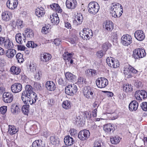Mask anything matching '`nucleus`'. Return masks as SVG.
Returning a JSON list of instances; mask_svg holds the SVG:
<instances>
[{"label": "nucleus", "instance_id": "1", "mask_svg": "<svg viewBox=\"0 0 147 147\" xmlns=\"http://www.w3.org/2000/svg\"><path fill=\"white\" fill-rule=\"evenodd\" d=\"M21 97L24 103L28 104L35 103L37 99V94L33 92V88L30 85L26 86L25 90L22 93Z\"/></svg>", "mask_w": 147, "mask_h": 147}, {"label": "nucleus", "instance_id": "2", "mask_svg": "<svg viewBox=\"0 0 147 147\" xmlns=\"http://www.w3.org/2000/svg\"><path fill=\"white\" fill-rule=\"evenodd\" d=\"M123 69V73L127 78H130L132 73L136 74L137 72V70L128 64L125 65Z\"/></svg>", "mask_w": 147, "mask_h": 147}, {"label": "nucleus", "instance_id": "3", "mask_svg": "<svg viewBox=\"0 0 147 147\" xmlns=\"http://www.w3.org/2000/svg\"><path fill=\"white\" fill-rule=\"evenodd\" d=\"M88 12L90 13L96 14L99 11V6L98 3L95 1L91 2L88 5Z\"/></svg>", "mask_w": 147, "mask_h": 147}, {"label": "nucleus", "instance_id": "4", "mask_svg": "<svg viewBox=\"0 0 147 147\" xmlns=\"http://www.w3.org/2000/svg\"><path fill=\"white\" fill-rule=\"evenodd\" d=\"M146 55V53L144 50L138 48L133 51L132 56L135 59H138L144 57Z\"/></svg>", "mask_w": 147, "mask_h": 147}, {"label": "nucleus", "instance_id": "5", "mask_svg": "<svg viewBox=\"0 0 147 147\" xmlns=\"http://www.w3.org/2000/svg\"><path fill=\"white\" fill-rule=\"evenodd\" d=\"M94 89L93 88L90 86L85 87L83 90L84 96L88 99L93 98L94 97Z\"/></svg>", "mask_w": 147, "mask_h": 147}, {"label": "nucleus", "instance_id": "6", "mask_svg": "<svg viewBox=\"0 0 147 147\" xmlns=\"http://www.w3.org/2000/svg\"><path fill=\"white\" fill-rule=\"evenodd\" d=\"M77 90L76 86L74 84L68 85L65 89V93L69 95L73 96L76 93Z\"/></svg>", "mask_w": 147, "mask_h": 147}, {"label": "nucleus", "instance_id": "7", "mask_svg": "<svg viewBox=\"0 0 147 147\" xmlns=\"http://www.w3.org/2000/svg\"><path fill=\"white\" fill-rule=\"evenodd\" d=\"M80 35L83 38L87 40L91 38L93 35V33L90 29L84 28L83 31L80 32Z\"/></svg>", "mask_w": 147, "mask_h": 147}, {"label": "nucleus", "instance_id": "8", "mask_svg": "<svg viewBox=\"0 0 147 147\" xmlns=\"http://www.w3.org/2000/svg\"><path fill=\"white\" fill-rule=\"evenodd\" d=\"M96 84L98 87L102 88L105 87L108 84V80L105 78H98L96 80Z\"/></svg>", "mask_w": 147, "mask_h": 147}, {"label": "nucleus", "instance_id": "9", "mask_svg": "<svg viewBox=\"0 0 147 147\" xmlns=\"http://www.w3.org/2000/svg\"><path fill=\"white\" fill-rule=\"evenodd\" d=\"M134 95L137 100H142L147 98V92L144 90H139L135 92Z\"/></svg>", "mask_w": 147, "mask_h": 147}, {"label": "nucleus", "instance_id": "10", "mask_svg": "<svg viewBox=\"0 0 147 147\" xmlns=\"http://www.w3.org/2000/svg\"><path fill=\"white\" fill-rule=\"evenodd\" d=\"M90 134V132L88 130L84 129L79 132L78 137L81 140H86L89 137Z\"/></svg>", "mask_w": 147, "mask_h": 147}, {"label": "nucleus", "instance_id": "11", "mask_svg": "<svg viewBox=\"0 0 147 147\" xmlns=\"http://www.w3.org/2000/svg\"><path fill=\"white\" fill-rule=\"evenodd\" d=\"M131 37L129 35H123L121 38V42L124 46H127L132 42Z\"/></svg>", "mask_w": 147, "mask_h": 147}, {"label": "nucleus", "instance_id": "12", "mask_svg": "<svg viewBox=\"0 0 147 147\" xmlns=\"http://www.w3.org/2000/svg\"><path fill=\"white\" fill-rule=\"evenodd\" d=\"M3 101L6 103L11 102L13 99V95L10 92H5L3 95Z\"/></svg>", "mask_w": 147, "mask_h": 147}, {"label": "nucleus", "instance_id": "13", "mask_svg": "<svg viewBox=\"0 0 147 147\" xmlns=\"http://www.w3.org/2000/svg\"><path fill=\"white\" fill-rule=\"evenodd\" d=\"M11 88L13 93H18L22 90V85L20 83H16L13 84Z\"/></svg>", "mask_w": 147, "mask_h": 147}, {"label": "nucleus", "instance_id": "14", "mask_svg": "<svg viewBox=\"0 0 147 147\" xmlns=\"http://www.w3.org/2000/svg\"><path fill=\"white\" fill-rule=\"evenodd\" d=\"M11 24L13 28L15 29L16 28L18 29H21L24 26L23 21L20 20H18L16 22L14 20H12L11 21Z\"/></svg>", "mask_w": 147, "mask_h": 147}, {"label": "nucleus", "instance_id": "15", "mask_svg": "<svg viewBox=\"0 0 147 147\" xmlns=\"http://www.w3.org/2000/svg\"><path fill=\"white\" fill-rule=\"evenodd\" d=\"M134 37L138 41H142L144 39L145 35L143 31L138 30L134 33Z\"/></svg>", "mask_w": 147, "mask_h": 147}, {"label": "nucleus", "instance_id": "16", "mask_svg": "<svg viewBox=\"0 0 147 147\" xmlns=\"http://www.w3.org/2000/svg\"><path fill=\"white\" fill-rule=\"evenodd\" d=\"M7 7L11 9H15L18 5V0H8L6 3Z\"/></svg>", "mask_w": 147, "mask_h": 147}, {"label": "nucleus", "instance_id": "17", "mask_svg": "<svg viewBox=\"0 0 147 147\" xmlns=\"http://www.w3.org/2000/svg\"><path fill=\"white\" fill-rule=\"evenodd\" d=\"M122 8V5L119 3H112L110 8L111 15H115L116 13L115 12L116 11Z\"/></svg>", "mask_w": 147, "mask_h": 147}, {"label": "nucleus", "instance_id": "18", "mask_svg": "<svg viewBox=\"0 0 147 147\" xmlns=\"http://www.w3.org/2000/svg\"><path fill=\"white\" fill-rule=\"evenodd\" d=\"M77 5L76 0H66V5L69 9H73L75 8Z\"/></svg>", "mask_w": 147, "mask_h": 147}, {"label": "nucleus", "instance_id": "19", "mask_svg": "<svg viewBox=\"0 0 147 147\" xmlns=\"http://www.w3.org/2000/svg\"><path fill=\"white\" fill-rule=\"evenodd\" d=\"M21 107L17 104H12L11 107V111L13 114H18L20 112Z\"/></svg>", "mask_w": 147, "mask_h": 147}, {"label": "nucleus", "instance_id": "20", "mask_svg": "<svg viewBox=\"0 0 147 147\" xmlns=\"http://www.w3.org/2000/svg\"><path fill=\"white\" fill-rule=\"evenodd\" d=\"M49 19L53 24H58L59 22V19L57 14H53L50 16Z\"/></svg>", "mask_w": 147, "mask_h": 147}, {"label": "nucleus", "instance_id": "21", "mask_svg": "<svg viewBox=\"0 0 147 147\" xmlns=\"http://www.w3.org/2000/svg\"><path fill=\"white\" fill-rule=\"evenodd\" d=\"M138 106V103L136 101H132L129 105V109L131 111H135L137 109Z\"/></svg>", "mask_w": 147, "mask_h": 147}, {"label": "nucleus", "instance_id": "22", "mask_svg": "<svg viewBox=\"0 0 147 147\" xmlns=\"http://www.w3.org/2000/svg\"><path fill=\"white\" fill-rule=\"evenodd\" d=\"M51 58V56L50 54L45 53L41 55L40 59L43 62H47Z\"/></svg>", "mask_w": 147, "mask_h": 147}, {"label": "nucleus", "instance_id": "23", "mask_svg": "<svg viewBox=\"0 0 147 147\" xmlns=\"http://www.w3.org/2000/svg\"><path fill=\"white\" fill-rule=\"evenodd\" d=\"M64 142L66 145L69 146L72 145L74 143V141L72 137L68 136L64 138Z\"/></svg>", "mask_w": 147, "mask_h": 147}, {"label": "nucleus", "instance_id": "24", "mask_svg": "<svg viewBox=\"0 0 147 147\" xmlns=\"http://www.w3.org/2000/svg\"><path fill=\"white\" fill-rule=\"evenodd\" d=\"M16 53V51L14 49H9L6 51V55L9 58H13Z\"/></svg>", "mask_w": 147, "mask_h": 147}, {"label": "nucleus", "instance_id": "25", "mask_svg": "<svg viewBox=\"0 0 147 147\" xmlns=\"http://www.w3.org/2000/svg\"><path fill=\"white\" fill-rule=\"evenodd\" d=\"M47 89L49 91H54L56 88L54 83L51 81H47L46 85Z\"/></svg>", "mask_w": 147, "mask_h": 147}, {"label": "nucleus", "instance_id": "26", "mask_svg": "<svg viewBox=\"0 0 147 147\" xmlns=\"http://www.w3.org/2000/svg\"><path fill=\"white\" fill-rule=\"evenodd\" d=\"M36 14L38 17H41L44 16L45 13L44 9L41 7L40 8H37L35 10Z\"/></svg>", "mask_w": 147, "mask_h": 147}, {"label": "nucleus", "instance_id": "27", "mask_svg": "<svg viewBox=\"0 0 147 147\" xmlns=\"http://www.w3.org/2000/svg\"><path fill=\"white\" fill-rule=\"evenodd\" d=\"M2 46L6 49H9L13 48V44L12 42L9 39H6Z\"/></svg>", "mask_w": 147, "mask_h": 147}, {"label": "nucleus", "instance_id": "28", "mask_svg": "<svg viewBox=\"0 0 147 147\" xmlns=\"http://www.w3.org/2000/svg\"><path fill=\"white\" fill-rule=\"evenodd\" d=\"M87 75L89 77H93L97 74L96 71L92 69H87L86 71Z\"/></svg>", "mask_w": 147, "mask_h": 147}, {"label": "nucleus", "instance_id": "29", "mask_svg": "<svg viewBox=\"0 0 147 147\" xmlns=\"http://www.w3.org/2000/svg\"><path fill=\"white\" fill-rule=\"evenodd\" d=\"M104 130L107 132H113L114 127L111 124H108L104 126Z\"/></svg>", "mask_w": 147, "mask_h": 147}, {"label": "nucleus", "instance_id": "30", "mask_svg": "<svg viewBox=\"0 0 147 147\" xmlns=\"http://www.w3.org/2000/svg\"><path fill=\"white\" fill-rule=\"evenodd\" d=\"M24 37L22 39L21 34L20 33H18L16 36V40L18 43L22 44L23 41L24 42H25L26 37L25 36H24Z\"/></svg>", "mask_w": 147, "mask_h": 147}, {"label": "nucleus", "instance_id": "31", "mask_svg": "<svg viewBox=\"0 0 147 147\" xmlns=\"http://www.w3.org/2000/svg\"><path fill=\"white\" fill-rule=\"evenodd\" d=\"M10 71L12 74L17 75L20 72L21 69L18 67L13 66L11 68Z\"/></svg>", "mask_w": 147, "mask_h": 147}, {"label": "nucleus", "instance_id": "32", "mask_svg": "<svg viewBox=\"0 0 147 147\" xmlns=\"http://www.w3.org/2000/svg\"><path fill=\"white\" fill-rule=\"evenodd\" d=\"M18 129L14 126L11 125H9V130L8 133L11 135L15 134L18 131Z\"/></svg>", "mask_w": 147, "mask_h": 147}, {"label": "nucleus", "instance_id": "33", "mask_svg": "<svg viewBox=\"0 0 147 147\" xmlns=\"http://www.w3.org/2000/svg\"><path fill=\"white\" fill-rule=\"evenodd\" d=\"M105 25V29L108 31H110L113 29V23L111 21H108L104 24L103 26Z\"/></svg>", "mask_w": 147, "mask_h": 147}, {"label": "nucleus", "instance_id": "34", "mask_svg": "<svg viewBox=\"0 0 147 147\" xmlns=\"http://www.w3.org/2000/svg\"><path fill=\"white\" fill-rule=\"evenodd\" d=\"M62 106L63 108L65 109H69L71 107V102L68 100L64 101L62 103Z\"/></svg>", "mask_w": 147, "mask_h": 147}, {"label": "nucleus", "instance_id": "35", "mask_svg": "<svg viewBox=\"0 0 147 147\" xmlns=\"http://www.w3.org/2000/svg\"><path fill=\"white\" fill-rule=\"evenodd\" d=\"M26 35L28 38H32L33 37L34 34L32 30L30 28H27L25 31Z\"/></svg>", "mask_w": 147, "mask_h": 147}, {"label": "nucleus", "instance_id": "36", "mask_svg": "<svg viewBox=\"0 0 147 147\" xmlns=\"http://www.w3.org/2000/svg\"><path fill=\"white\" fill-rule=\"evenodd\" d=\"M9 14V12L8 11H6L3 12L1 14L3 20L5 21H9L10 18Z\"/></svg>", "mask_w": 147, "mask_h": 147}, {"label": "nucleus", "instance_id": "37", "mask_svg": "<svg viewBox=\"0 0 147 147\" xmlns=\"http://www.w3.org/2000/svg\"><path fill=\"white\" fill-rule=\"evenodd\" d=\"M32 147H43L42 141L41 140H36L32 144Z\"/></svg>", "mask_w": 147, "mask_h": 147}, {"label": "nucleus", "instance_id": "38", "mask_svg": "<svg viewBox=\"0 0 147 147\" xmlns=\"http://www.w3.org/2000/svg\"><path fill=\"white\" fill-rule=\"evenodd\" d=\"M65 76L67 80L72 81H74L76 78V76L71 73L68 72L65 74Z\"/></svg>", "mask_w": 147, "mask_h": 147}, {"label": "nucleus", "instance_id": "39", "mask_svg": "<svg viewBox=\"0 0 147 147\" xmlns=\"http://www.w3.org/2000/svg\"><path fill=\"white\" fill-rule=\"evenodd\" d=\"M120 138L119 137L117 136L114 137H111L110 141L112 144H117L120 142Z\"/></svg>", "mask_w": 147, "mask_h": 147}, {"label": "nucleus", "instance_id": "40", "mask_svg": "<svg viewBox=\"0 0 147 147\" xmlns=\"http://www.w3.org/2000/svg\"><path fill=\"white\" fill-rule=\"evenodd\" d=\"M73 55L72 54L70 53L67 52H64L63 54V57L65 60H67L69 61V59H70L73 57Z\"/></svg>", "mask_w": 147, "mask_h": 147}, {"label": "nucleus", "instance_id": "41", "mask_svg": "<svg viewBox=\"0 0 147 147\" xmlns=\"http://www.w3.org/2000/svg\"><path fill=\"white\" fill-rule=\"evenodd\" d=\"M132 89V86L130 84H127L124 85L123 90L126 92H131Z\"/></svg>", "mask_w": 147, "mask_h": 147}, {"label": "nucleus", "instance_id": "42", "mask_svg": "<svg viewBox=\"0 0 147 147\" xmlns=\"http://www.w3.org/2000/svg\"><path fill=\"white\" fill-rule=\"evenodd\" d=\"M123 8L122 9H120L116 11L115 14V15H112V16L114 18H119L120 17L122 14V13H123Z\"/></svg>", "mask_w": 147, "mask_h": 147}, {"label": "nucleus", "instance_id": "43", "mask_svg": "<svg viewBox=\"0 0 147 147\" xmlns=\"http://www.w3.org/2000/svg\"><path fill=\"white\" fill-rule=\"evenodd\" d=\"M26 105H24L22 108V111L23 113L25 115H27L28 112L29 106L30 104H25Z\"/></svg>", "mask_w": 147, "mask_h": 147}, {"label": "nucleus", "instance_id": "44", "mask_svg": "<svg viewBox=\"0 0 147 147\" xmlns=\"http://www.w3.org/2000/svg\"><path fill=\"white\" fill-rule=\"evenodd\" d=\"M16 57L19 63H22L24 61L23 58V55L20 53H18L16 55Z\"/></svg>", "mask_w": 147, "mask_h": 147}, {"label": "nucleus", "instance_id": "45", "mask_svg": "<svg viewBox=\"0 0 147 147\" xmlns=\"http://www.w3.org/2000/svg\"><path fill=\"white\" fill-rule=\"evenodd\" d=\"M36 66L35 64L30 63L28 68L29 71L31 72H34L36 71Z\"/></svg>", "mask_w": 147, "mask_h": 147}, {"label": "nucleus", "instance_id": "46", "mask_svg": "<svg viewBox=\"0 0 147 147\" xmlns=\"http://www.w3.org/2000/svg\"><path fill=\"white\" fill-rule=\"evenodd\" d=\"M77 16V18L76 21L79 24H80L82 23L83 21V18L82 15L81 13L78 14Z\"/></svg>", "mask_w": 147, "mask_h": 147}, {"label": "nucleus", "instance_id": "47", "mask_svg": "<svg viewBox=\"0 0 147 147\" xmlns=\"http://www.w3.org/2000/svg\"><path fill=\"white\" fill-rule=\"evenodd\" d=\"M114 60H113V58L111 57L110 58L108 57L106 59V62L108 65L111 67L112 65H113V62Z\"/></svg>", "mask_w": 147, "mask_h": 147}, {"label": "nucleus", "instance_id": "48", "mask_svg": "<svg viewBox=\"0 0 147 147\" xmlns=\"http://www.w3.org/2000/svg\"><path fill=\"white\" fill-rule=\"evenodd\" d=\"M110 44L109 42H106L102 45V47L103 50L106 51L110 46Z\"/></svg>", "mask_w": 147, "mask_h": 147}, {"label": "nucleus", "instance_id": "49", "mask_svg": "<svg viewBox=\"0 0 147 147\" xmlns=\"http://www.w3.org/2000/svg\"><path fill=\"white\" fill-rule=\"evenodd\" d=\"M34 86V88L37 90H40L42 89V87L41 84L35 82Z\"/></svg>", "mask_w": 147, "mask_h": 147}, {"label": "nucleus", "instance_id": "50", "mask_svg": "<svg viewBox=\"0 0 147 147\" xmlns=\"http://www.w3.org/2000/svg\"><path fill=\"white\" fill-rule=\"evenodd\" d=\"M7 110V107L3 106L0 108V113L2 114H4L6 112Z\"/></svg>", "mask_w": 147, "mask_h": 147}, {"label": "nucleus", "instance_id": "51", "mask_svg": "<svg viewBox=\"0 0 147 147\" xmlns=\"http://www.w3.org/2000/svg\"><path fill=\"white\" fill-rule=\"evenodd\" d=\"M84 117L88 120L90 119L91 117V115L90 113H89L87 111H85L84 113Z\"/></svg>", "mask_w": 147, "mask_h": 147}, {"label": "nucleus", "instance_id": "52", "mask_svg": "<svg viewBox=\"0 0 147 147\" xmlns=\"http://www.w3.org/2000/svg\"><path fill=\"white\" fill-rule=\"evenodd\" d=\"M50 140L51 143L53 144H55L58 141L57 139L54 136H51L50 138Z\"/></svg>", "mask_w": 147, "mask_h": 147}, {"label": "nucleus", "instance_id": "53", "mask_svg": "<svg viewBox=\"0 0 147 147\" xmlns=\"http://www.w3.org/2000/svg\"><path fill=\"white\" fill-rule=\"evenodd\" d=\"M141 107L145 111H147V102H143L142 103Z\"/></svg>", "mask_w": 147, "mask_h": 147}, {"label": "nucleus", "instance_id": "54", "mask_svg": "<svg viewBox=\"0 0 147 147\" xmlns=\"http://www.w3.org/2000/svg\"><path fill=\"white\" fill-rule=\"evenodd\" d=\"M113 64V65H112L111 67L114 68H116L118 67L119 66V63L118 61L117 60H114Z\"/></svg>", "mask_w": 147, "mask_h": 147}, {"label": "nucleus", "instance_id": "55", "mask_svg": "<svg viewBox=\"0 0 147 147\" xmlns=\"http://www.w3.org/2000/svg\"><path fill=\"white\" fill-rule=\"evenodd\" d=\"M48 26L46 27H43L42 30V32L44 34H46L48 32V30L49 28L48 27Z\"/></svg>", "mask_w": 147, "mask_h": 147}, {"label": "nucleus", "instance_id": "56", "mask_svg": "<svg viewBox=\"0 0 147 147\" xmlns=\"http://www.w3.org/2000/svg\"><path fill=\"white\" fill-rule=\"evenodd\" d=\"M59 6V5L57 3H53L52 4L50 5V7L53 10L55 11L56 10H57L56 9Z\"/></svg>", "mask_w": 147, "mask_h": 147}, {"label": "nucleus", "instance_id": "57", "mask_svg": "<svg viewBox=\"0 0 147 147\" xmlns=\"http://www.w3.org/2000/svg\"><path fill=\"white\" fill-rule=\"evenodd\" d=\"M48 103L49 106L51 107L55 103L54 99L53 98L49 99L48 100Z\"/></svg>", "mask_w": 147, "mask_h": 147}, {"label": "nucleus", "instance_id": "58", "mask_svg": "<svg viewBox=\"0 0 147 147\" xmlns=\"http://www.w3.org/2000/svg\"><path fill=\"white\" fill-rule=\"evenodd\" d=\"M94 147H102L101 142L98 141L95 142Z\"/></svg>", "mask_w": 147, "mask_h": 147}, {"label": "nucleus", "instance_id": "59", "mask_svg": "<svg viewBox=\"0 0 147 147\" xmlns=\"http://www.w3.org/2000/svg\"><path fill=\"white\" fill-rule=\"evenodd\" d=\"M69 131L70 132V134L71 136H74L76 134H77L76 130L74 128L70 129Z\"/></svg>", "mask_w": 147, "mask_h": 147}, {"label": "nucleus", "instance_id": "60", "mask_svg": "<svg viewBox=\"0 0 147 147\" xmlns=\"http://www.w3.org/2000/svg\"><path fill=\"white\" fill-rule=\"evenodd\" d=\"M65 27L71 29V24L68 22H65Z\"/></svg>", "mask_w": 147, "mask_h": 147}, {"label": "nucleus", "instance_id": "61", "mask_svg": "<svg viewBox=\"0 0 147 147\" xmlns=\"http://www.w3.org/2000/svg\"><path fill=\"white\" fill-rule=\"evenodd\" d=\"M6 39L5 37H3L1 36H0V45L3 46L4 42L5 41Z\"/></svg>", "mask_w": 147, "mask_h": 147}, {"label": "nucleus", "instance_id": "62", "mask_svg": "<svg viewBox=\"0 0 147 147\" xmlns=\"http://www.w3.org/2000/svg\"><path fill=\"white\" fill-rule=\"evenodd\" d=\"M97 55L99 58H101L103 55V53L102 51H100L97 52Z\"/></svg>", "mask_w": 147, "mask_h": 147}, {"label": "nucleus", "instance_id": "63", "mask_svg": "<svg viewBox=\"0 0 147 147\" xmlns=\"http://www.w3.org/2000/svg\"><path fill=\"white\" fill-rule=\"evenodd\" d=\"M17 47L18 49L21 51H24L26 48V47L23 45H17Z\"/></svg>", "mask_w": 147, "mask_h": 147}, {"label": "nucleus", "instance_id": "64", "mask_svg": "<svg viewBox=\"0 0 147 147\" xmlns=\"http://www.w3.org/2000/svg\"><path fill=\"white\" fill-rule=\"evenodd\" d=\"M61 41L59 39H55L54 40V42L56 45H59Z\"/></svg>", "mask_w": 147, "mask_h": 147}]
</instances>
